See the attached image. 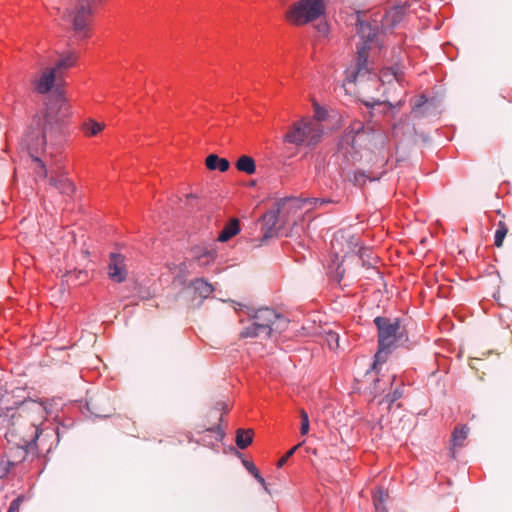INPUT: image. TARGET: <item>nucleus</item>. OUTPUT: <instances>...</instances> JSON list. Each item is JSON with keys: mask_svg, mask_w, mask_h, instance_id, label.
<instances>
[{"mask_svg": "<svg viewBox=\"0 0 512 512\" xmlns=\"http://www.w3.org/2000/svg\"><path fill=\"white\" fill-rule=\"evenodd\" d=\"M68 109L61 97L49 99L46 107L35 114L33 120L20 141L22 149L26 150L35 163L34 173L37 180L48 178V171L38 154L51 149L50 155L62 146L64 142V120Z\"/></svg>", "mask_w": 512, "mask_h": 512, "instance_id": "1", "label": "nucleus"}, {"mask_svg": "<svg viewBox=\"0 0 512 512\" xmlns=\"http://www.w3.org/2000/svg\"><path fill=\"white\" fill-rule=\"evenodd\" d=\"M357 27L360 42L356 46V58L345 71L344 85L358 87L359 92L368 93V83L374 88L380 82L392 79L400 80L401 69L398 65L383 69L381 77L375 72L374 61L379 56L382 40L377 23L364 22L357 16Z\"/></svg>", "mask_w": 512, "mask_h": 512, "instance_id": "2", "label": "nucleus"}, {"mask_svg": "<svg viewBox=\"0 0 512 512\" xmlns=\"http://www.w3.org/2000/svg\"><path fill=\"white\" fill-rule=\"evenodd\" d=\"M9 417L5 437L13 444L23 459L26 449L35 444L41 430L39 425L43 418L44 409L33 400L22 402L15 410L8 409Z\"/></svg>", "mask_w": 512, "mask_h": 512, "instance_id": "3", "label": "nucleus"}, {"mask_svg": "<svg viewBox=\"0 0 512 512\" xmlns=\"http://www.w3.org/2000/svg\"><path fill=\"white\" fill-rule=\"evenodd\" d=\"M236 304L238 310L251 320V324L241 330V338L271 337L273 333H281L288 326L289 321L274 308L258 307L247 302Z\"/></svg>", "mask_w": 512, "mask_h": 512, "instance_id": "4", "label": "nucleus"}, {"mask_svg": "<svg viewBox=\"0 0 512 512\" xmlns=\"http://www.w3.org/2000/svg\"><path fill=\"white\" fill-rule=\"evenodd\" d=\"M374 324L378 330V351L375 354L373 368L379 363H384L397 344L407 339L398 318L378 316L374 319Z\"/></svg>", "mask_w": 512, "mask_h": 512, "instance_id": "5", "label": "nucleus"}, {"mask_svg": "<svg viewBox=\"0 0 512 512\" xmlns=\"http://www.w3.org/2000/svg\"><path fill=\"white\" fill-rule=\"evenodd\" d=\"M323 133L324 129L321 123L317 120H306L304 118L294 122L283 139L284 142L296 146L312 147L321 141Z\"/></svg>", "mask_w": 512, "mask_h": 512, "instance_id": "6", "label": "nucleus"}, {"mask_svg": "<svg viewBox=\"0 0 512 512\" xmlns=\"http://www.w3.org/2000/svg\"><path fill=\"white\" fill-rule=\"evenodd\" d=\"M326 11L324 0H298L285 13L286 19L296 26L312 22Z\"/></svg>", "mask_w": 512, "mask_h": 512, "instance_id": "7", "label": "nucleus"}, {"mask_svg": "<svg viewBox=\"0 0 512 512\" xmlns=\"http://www.w3.org/2000/svg\"><path fill=\"white\" fill-rule=\"evenodd\" d=\"M74 7L66 9L63 19L72 24L75 35L84 38L87 36V28L92 14L93 6L99 0H76Z\"/></svg>", "mask_w": 512, "mask_h": 512, "instance_id": "8", "label": "nucleus"}, {"mask_svg": "<svg viewBox=\"0 0 512 512\" xmlns=\"http://www.w3.org/2000/svg\"><path fill=\"white\" fill-rule=\"evenodd\" d=\"M284 199L278 202V208L276 210H270L266 212L262 218L263 220V235L261 237V242L263 243L265 240L270 239L278 235V228L276 227L279 216L283 214L285 221H287V216L290 213H296L295 209L283 208Z\"/></svg>", "mask_w": 512, "mask_h": 512, "instance_id": "9", "label": "nucleus"}, {"mask_svg": "<svg viewBox=\"0 0 512 512\" xmlns=\"http://www.w3.org/2000/svg\"><path fill=\"white\" fill-rule=\"evenodd\" d=\"M62 78L51 68H45L32 81L34 90L39 94H46L52 90L56 81Z\"/></svg>", "mask_w": 512, "mask_h": 512, "instance_id": "10", "label": "nucleus"}, {"mask_svg": "<svg viewBox=\"0 0 512 512\" xmlns=\"http://www.w3.org/2000/svg\"><path fill=\"white\" fill-rule=\"evenodd\" d=\"M327 203H336L334 200L330 198H297L291 197L286 198L283 201V208L295 209V212L302 209L305 205L309 204L311 208L321 207Z\"/></svg>", "mask_w": 512, "mask_h": 512, "instance_id": "11", "label": "nucleus"}, {"mask_svg": "<svg viewBox=\"0 0 512 512\" xmlns=\"http://www.w3.org/2000/svg\"><path fill=\"white\" fill-rule=\"evenodd\" d=\"M125 258L121 254L112 253L110 255L109 263V277L116 283H121L125 280L127 272L125 269Z\"/></svg>", "mask_w": 512, "mask_h": 512, "instance_id": "12", "label": "nucleus"}, {"mask_svg": "<svg viewBox=\"0 0 512 512\" xmlns=\"http://www.w3.org/2000/svg\"><path fill=\"white\" fill-rule=\"evenodd\" d=\"M193 259L202 267L209 266L215 262L217 257L216 249L207 246H196L192 249Z\"/></svg>", "mask_w": 512, "mask_h": 512, "instance_id": "13", "label": "nucleus"}, {"mask_svg": "<svg viewBox=\"0 0 512 512\" xmlns=\"http://www.w3.org/2000/svg\"><path fill=\"white\" fill-rule=\"evenodd\" d=\"M78 56L75 52L68 51L65 53L59 54V58L56 61L55 65L51 67L61 78H63V73L75 66L77 62Z\"/></svg>", "mask_w": 512, "mask_h": 512, "instance_id": "14", "label": "nucleus"}, {"mask_svg": "<svg viewBox=\"0 0 512 512\" xmlns=\"http://www.w3.org/2000/svg\"><path fill=\"white\" fill-rule=\"evenodd\" d=\"M49 186L57 189L63 196H71L75 191L73 183L64 175L51 176L48 179Z\"/></svg>", "mask_w": 512, "mask_h": 512, "instance_id": "15", "label": "nucleus"}, {"mask_svg": "<svg viewBox=\"0 0 512 512\" xmlns=\"http://www.w3.org/2000/svg\"><path fill=\"white\" fill-rule=\"evenodd\" d=\"M469 432V428L466 425L463 426H457L455 427L453 433H452V448H451V454L452 457H455V448L456 447H462L465 439L467 438Z\"/></svg>", "mask_w": 512, "mask_h": 512, "instance_id": "16", "label": "nucleus"}, {"mask_svg": "<svg viewBox=\"0 0 512 512\" xmlns=\"http://www.w3.org/2000/svg\"><path fill=\"white\" fill-rule=\"evenodd\" d=\"M206 167L209 170H219L225 172L229 169L230 163L225 158H220L216 154H210L205 160Z\"/></svg>", "mask_w": 512, "mask_h": 512, "instance_id": "17", "label": "nucleus"}, {"mask_svg": "<svg viewBox=\"0 0 512 512\" xmlns=\"http://www.w3.org/2000/svg\"><path fill=\"white\" fill-rule=\"evenodd\" d=\"M240 232L239 220L234 218L229 221L218 236V241L226 242Z\"/></svg>", "mask_w": 512, "mask_h": 512, "instance_id": "18", "label": "nucleus"}, {"mask_svg": "<svg viewBox=\"0 0 512 512\" xmlns=\"http://www.w3.org/2000/svg\"><path fill=\"white\" fill-rule=\"evenodd\" d=\"M236 168L240 172L252 175L256 172V164L252 157L243 155L236 162Z\"/></svg>", "mask_w": 512, "mask_h": 512, "instance_id": "19", "label": "nucleus"}, {"mask_svg": "<svg viewBox=\"0 0 512 512\" xmlns=\"http://www.w3.org/2000/svg\"><path fill=\"white\" fill-rule=\"evenodd\" d=\"M363 125L361 123H357L352 127V131L347 133L341 143V148H344V144L351 145L352 149L356 148L357 142L361 138V130L363 129Z\"/></svg>", "mask_w": 512, "mask_h": 512, "instance_id": "20", "label": "nucleus"}, {"mask_svg": "<svg viewBox=\"0 0 512 512\" xmlns=\"http://www.w3.org/2000/svg\"><path fill=\"white\" fill-rule=\"evenodd\" d=\"M105 128V124L93 119L86 120L82 125V130L87 137L98 135Z\"/></svg>", "mask_w": 512, "mask_h": 512, "instance_id": "21", "label": "nucleus"}, {"mask_svg": "<svg viewBox=\"0 0 512 512\" xmlns=\"http://www.w3.org/2000/svg\"><path fill=\"white\" fill-rule=\"evenodd\" d=\"M253 441V431L251 429H238L236 431V445L240 449L247 448Z\"/></svg>", "mask_w": 512, "mask_h": 512, "instance_id": "22", "label": "nucleus"}, {"mask_svg": "<svg viewBox=\"0 0 512 512\" xmlns=\"http://www.w3.org/2000/svg\"><path fill=\"white\" fill-rule=\"evenodd\" d=\"M388 499V493L383 488H378L373 494V503L376 512H388L385 502Z\"/></svg>", "mask_w": 512, "mask_h": 512, "instance_id": "23", "label": "nucleus"}, {"mask_svg": "<svg viewBox=\"0 0 512 512\" xmlns=\"http://www.w3.org/2000/svg\"><path fill=\"white\" fill-rule=\"evenodd\" d=\"M508 234V227L504 221L497 223V229L494 236V245L498 248L502 247L504 239Z\"/></svg>", "mask_w": 512, "mask_h": 512, "instance_id": "24", "label": "nucleus"}, {"mask_svg": "<svg viewBox=\"0 0 512 512\" xmlns=\"http://www.w3.org/2000/svg\"><path fill=\"white\" fill-rule=\"evenodd\" d=\"M335 257L336 259L333 260V264L329 266V275L333 280L339 283L343 278L345 270L342 268V264L338 262V255Z\"/></svg>", "mask_w": 512, "mask_h": 512, "instance_id": "25", "label": "nucleus"}, {"mask_svg": "<svg viewBox=\"0 0 512 512\" xmlns=\"http://www.w3.org/2000/svg\"><path fill=\"white\" fill-rule=\"evenodd\" d=\"M175 272L177 275L174 278L173 284L175 286H184L186 284V278H187V267L184 263L180 264L179 266L174 267Z\"/></svg>", "mask_w": 512, "mask_h": 512, "instance_id": "26", "label": "nucleus"}, {"mask_svg": "<svg viewBox=\"0 0 512 512\" xmlns=\"http://www.w3.org/2000/svg\"><path fill=\"white\" fill-rule=\"evenodd\" d=\"M325 339L330 349L335 350L339 348V335L336 332L329 330L326 332Z\"/></svg>", "mask_w": 512, "mask_h": 512, "instance_id": "27", "label": "nucleus"}, {"mask_svg": "<svg viewBox=\"0 0 512 512\" xmlns=\"http://www.w3.org/2000/svg\"><path fill=\"white\" fill-rule=\"evenodd\" d=\"M300 418H301V427L300 432L302 435H306L309 432L310 424H309V417L305 410H300Z\"/></svg>", "mask_w": 512, "mask_h": 512, "instance_id": "28", "label": "nucleus"}, {"mask_svg": "<svg viewBox=\"0 0 512 512\" xmlns=\"http://www.w3.org/2000/svg\"><path fill=\"white\" fill-rule=\"evenodd\" d=\"M301 445L302 443H299L292 447L282 458L279 459V461L277 462V467L281 468L288 461V459L294 455V453Z\"/></svg>", "mask_w": 512, "mask_h": 512, "instance_id": "29", "label": "nucleus"}, {"mask_svg": "<svg viewBox=\"0 0 512 512\" xmlns=\"http://www.w3.org/2000/svg\"><path fill=\"white\" fill-rule=\"evenodd\" d=\"M187 292L192 293L194 296L198 295L200 298L199 301L196 304H192V306H199L202 303V299L207 298L209 296V293L213 290H186Z\"/></svg>", "mask_w": 512, "mask_h": 512, "instance_id": "30", "label": "nucleus"}, {"mask_svg": "<svg viewBox=\"0 0 512 512\" xmlns=\"http://www.w3.org/2000/svg\"><path fill=\"white\" fill-rule=\"evenodd\" d=\"M204 431L215 432L216 433V440H218V441H221L223 439V437H224V433L222 432V430L220 429V427L218 425L213 426V427H206L205 425H203L201 427V430H199L198 432L201 433V432H204Z\"/></svg>", "mask_w": 512, "mask_h": 512, "instance_id": "31", "label": "nucleus"}, {"mask_svg": "<svg viewBox=\"0 0 512 512\" xmlns=\"http://www.w3.org/2000/svg\"><path fill=\"white\" fill-rule=\"evenodd\" d=\"M189 288H212V286L211 284L207 283L204 279L196 278L193 281H191V283L189 284Z\"/></svg>", "mask_w": 512, "mask_h": 512, "instance_id": "32", "label": "nucleus"}, {"mask_svg": "<svg viewBox=\"0 0 512 512\" xmlns=\"http://www.w3.org/2000/svg\"><path fill=\"white\" fill-rule=\"evenodd\" d=\"M326 117V111L323 110L320 106L315 105V117L314 118H305L306 120H317L319 123L321 120H324Z\"/></svg>", "mask_w": 512, "mask_h": 512, "instance_id": "33", "label": "nucleus"}, {"mask_svg": "<svg viewBox=\"0 0 512 512\" xmlns=\"http://www.w3.org/2000/svg\"><path fill=\"white\" fill-rule=\"evenodd\" d=\"M403 14V7H396L392 12L389 13L388 17L392 18L393 22L400 21Z\"/></svg>", "mask_w": 512, "mask_h": 512, "instance_id": "34", "label": "nucleus"}, {"mask_svg": "<svg viewBox=\"0 0 512 512\" xmlns=\"http://www.w3.org/2000/svg\"><path fill=\"white\" fill-rule=\"evenodd\" d=\"M22 500H23L22 496H19L16 499H14L8 508V512H19V508H20V504H21Z\"/></svg>", "mask_w": 512, "mask_h": 512, "instance_id": "35", "label": "nucleus"}, {"mask_svg": "<svg viewBox=\"0 0 512 512\" xmlns=\"http://www.w3.org/2000/svg\"><path fill=\"white\" fill-rule=\"evenodd\" d=\"M352 181L355 185H363L366 182V175L362 172L354 173Z\"/></svg>", "mask_w": 512, "mask_h": 512, "instance_id": "36", "label": "nucleus"}, {"mask_svg": "<svg viewBox=\"0 0 512 512\" xmlns=\"http://www.w3.org/2000/svg\"><path fill=\"white\" fill-rule=\"evenodd\" d=\"M243 465L248 470L249 473H251L253 476H255L257 473H259L257 467L254 465L253 462L248 460H243Z\"/></svg>", "mask_w": 512, "mask_h": 512, "instance_id": "37", "label": "nucleus"}, {"mask_svg": "<svg viewBox=\"0 0 512 512\" xmlns=\"http://www.w3.org/2000/svg\"><path fill=\"white\" fill-rule=\"evenodd\" d=\"M373 390L375 393H381V392H384L385 391V387H382L380 385V380L377 379L375 382H374V386H373Z\"/></svg>", "mask_w": 512, "mask_h": 512, "instance_id": "38", "label": "nucleus"}, {"mask_svg": "<svg viewBox=\"0 0 512 512\" xmlns=\"http://www.w3.org/2000/svg\"><path fill=\"white\" fill-rule=\"evenodd\" d=\"M400 397H401V393H400L398 390H395V391L393 392V395H392V396H390V395H388V396H387V398H388V399H387V401H389L390 403H393V402H395L397 399H399Z\"/></svg>", "mask_w": 512, "mask_h": 512, "instance_id": "39", "label": "nucleus"}, {"mask_svg": "<svg viewBox=\"0 0 512 512\" xmlns=\"http://www.w3.org/2000/svg\"><path fill=\"white\" fill-rule=\"evenodd\" d=\"M254 478L263 486V488L268 491V487L266 484L265 479L260 475V473H257Z\"/></svg>", "mask_w": 512, "mask_h": 512, "instance_id": "40", "label": "nucleus"}, {"mask_svg": "<svg viewBox=\"0 0 512 512\" xmlns=\"http://www.w3.org/2000/svg\"><path fill=\"white\" fill-rule=\"evenodd\" d=\"M81 276L86 277L87 275H86V273H83V272L79 271L78 273H73V274H71L69 277H70V278H73V277L80 278Z\"/></svg>", "mask_w": 512, "mask_h": 512, "instance_id": "41", "label": "nucleus"}, {"mask_svg": "<svg viewBox=\"0 0 512 512\" xmlns=\"http://www.w3.org/2000/svg\"><path fill=\"white\" fill-rule=\"evenodd\" d=\"M8 472L7 467H0V478H3Z\"/></svg>", "mask_w": 512, "mask_h": 512, "instance_id": "42", "label": "nucleus"}, {"mask_svg": "<svg viewBox=\"0 0 512 512\" xmlns=\"http://www.w3.org/2000/svg\"><path fill=\"white\" fill-rule=\"evenodd\" d=\"M493 298L499 302L500 305H504L503 303L500 302V294L499 292H496L493 294Z\"/></svg>", "mask_w": 512, "mask_h": 512, "instance_id": "43", "label": "nucleus"}, {"mask_svg": "<svg viewBox=\"0 0 512 512\" xmlns=\"http://www.w3.org/2000/svg\"><path fill=\"white\" fill-rule=\"evenodd\" d=\"M394 379H395V376L388 377V379H387V383H386V384H387V385H391V384H392V382L394 381Z\"/></svg>", "mask_w": 512, "mask_h": 512, "instance_id": "44", "label": "nucleus"}, {"mask_svg": "<svg viewBox=\"0 0 512 512\" xmlns=\"http://www.w3.org/2000/svg\"><path fill=\"white\" fill-rule=\"evenodd\" d=\"M438 292H441V290H438ZM438 296H439V297H442V298H445V297H446L445 295H440V293H438Z\"/></svg>", "mask_w": 512, "mask_h": 512, "instance_id": "45", "label": "nucleus"}, {"mask_svg": "<svg viewBox=\"0 0 512 512\" xmlns=\"http://www.w3.org/2000/svg\"><path fill=\"white\" fill-rule=\"evenodd\" d=\"M375 273L378 275V277H379L380 279H382V277L380 276L379 271H375Z\"/></svg>", "mask_w": 512, "mask_h": 512, "instance_id": "46", "label": "nucleus"}, {"mask_svg": "<svg viewBox=\"0 0 512 512\" xmlns=\"http://www.w3.org/2000/svg\"><path fill=\"white\" fill-rule=\"evenodd\" d=\"M194 196L192 194L187 195V198H193Z\"/></svg>", "mask_w": 512, "mask_h": 512, "instance_id": "47", "label": "nucleus"}, {"mask_svg": "<svg viewBox=\"0 0 512 512\" xmlns=\"http://www.w3.org/2000/svg\"><path fill=\"white\" fill-rule=\"evenodd\" d=\"M343 149H345V151H346V152H349V149H348V148H345V147H344Z\"/></svg>", "mask_w": 512, "mask_h": 512, "instance_id": "48", "label": "nucleus"}, {"mask_svg": "<svg viewBox=\"0 0 512 512\" xmlns=\"http://www.w3.org/2000/svg\"><path fill=\"white\" fill-rule=\"evenodd\" d=\"M343 149H345V151H346V152H349V149H348V148H345V147H344Z\"/></svg>", "mask_w": 512, "mask_h": 512, "instance_id": "49", "label": "nucleus"}]
</instances>
